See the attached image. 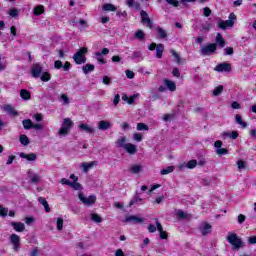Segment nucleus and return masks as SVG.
Masks as SVG:
<instances>
[{"instance_id": "6e6d98bb", "label": "nucleus", "mask_w": 256, "mask_h": 256, "mask_svg": "<svg viewBox=\"0 0 256 256\" xmlns=\"http://www.w3.org/2000/svg\"><path fill=\"white\" fill-rule=\"evenodd\" d=\"M9 213V209L8 208H0V216L1 217H7V214Z\"/></svg>"}, {"instance_id": "9b49d317", "label": "nucleus", "mask_w": 256, "mask_h": 256, "mask_svg": "<svg viewBox=\"0 0 256 256\" xmlns=\"http://www.w3.org/2000/svg\"><path fill=\"white\" fill-rule=\"evenodd\" d=\"M197 167V160H190L187 163H182L178 165L180 171H185V169H195Z\"/></svg>"}, {"instance_id": "4d7b16f0", "label": "nucleus", "mask_w": 256, "mask_h": 256, "mask_svg": "<svg viewBox=\"0 0 256 256\" xmlns=\"http://www.w3.org/2000/svg\"><path fill=\"white\" fill-rule=\"evenodd\" d=\"M166 3H168V5H172V7H179V1L177 0H166Z\"/></svg>"}, {"instance_id": "20e7f679", "label": "nucleus", "mask_w": 256, "mask_h": 256, "mask_svg": "<svg viewBox=\"0 0 256 256\" xmlns=\"http://www.w3.org/2000/svg\"><path fill=\"white\" fill-rule=\"evenodd\" d=\"M85 53H87V48L83 47L74 54L73 59L77 65H82L87 61Z\"/></svg>"}, {"instance_id": "9d476101", "label": "nucleus", "mask_w": 256, "mask_h": 256, "mask_svg": "<svg viewBox=\"0 0 256 256\" xmlns=\"http://www.w3.org/2000/svg\"><path fill=\"white\" fill-rule=\"evenodd\" d=\"M99 163L97 161L92 162H84L80 164V169H82L83 173H89L90 169H93V167H97Z\"/></svg>"}, {"instance_id": "e2e57ef3", "label": "nucleus", "mask_w": 256, "mask_h": 256, "mask_svg": "<svg viewBox=\"0 0 256 256\" xmlns=\"http://www.w3.org/2000/svg\"><path fill=\"white\" fill-rule=\"evenodd\" d=\"M33 119H35L37 123H40V121H43V114H35Z\"/></svg>"}, {"instance_id": "423d86ee", "label": "nucleus", "mask_w": 256, "mask_h": 256, "mask_svg": "<svg viewBox=\"0 0 256 256\" xmlns=\"http://www.w3.org/2000/svg\"><path fill=\"white\" fill-rule=\"evenodd\" d=\"M217 51V44H208L201 47L200 53L203 57H207V55H211Z\"/></svg>"}, {"instance_id": "58836bf2", "label": "nucleus", "mask_w": 256, "mask_h": 256, "mask_svg": "<svg viewBox=\"0 0 256 256\" xmlns=\"http://www.w3.org/2000/svg\"><path fill=\"white\" fill-rule=\"evenodd\" d=\"M102 9L103 11H117V7L111 3L104 4Z\"/></svg>"}, {"instance_id": "e433bc0d", "label": "nucleus", "mask_w": 256, "mask_h": 256, "mask_svg": "<svg viewBox=\"0 0 256 256\" xmlns=\"http://www.w3.org/2000/svg\"><path fill=\"white\" fill-rule=\"evenodd\" d=\"M134 37L139 41H143L145 39V32H143V30H137L134 34Z\"/></svg>"}, {"instance_id": "39448f33", "label": "nucleus", "mask_w": 256, "mask_h": 256, "mask_svg": "<svg viewBox=\"0 0 256 256\" xmlns=\"http://www.w3.org/2000/svg\"><path fill=\"white\" fill-rule=\"evenodd\" d=\"M78 198L87 207H91V205H95V201H97V197L95 195H90L89 197H85L83 193L78 194Z\"/></svg>"}, {"instance_id": "de8ad7c7", "label": "nucleus", "mask_w": 256, "mask_h": 256, "mask_svg": "<svg viewBox=\"0 0 256 256\" xmlns=\"http://www.w3.org/2000/svg\"><path fill=\"white\" fill-rule=\"evenodd\" d=\"M134 141H137L138 143H141L143 141V134L141 133H134L133 134Z\"/></svg>"}, {"instance_id": "f8f14e48", "label": "nucleus", "mask_w": 256, "mask_h": 256, "mask_svg": "<svg viewBox=\"0 0 256 256\" xmlns=\"http://www.w3.org/2000/svg\"><path fill=\"white\" fill-rule=\"evenodd\" d=\"M140 16L142 19V23L147 24V27H149V29H153V22L151 21V19L149 18V14H147L145 10L140 11Z\"/></svg>"}, {"instance_id": "8fccbe9b", "label": "nucleus", "mask_w": 256, "mask_h": 256, "mask_svg": "<svg viewBox=\"0 0 256 256\" xmlns=\"http://www.w3.org/2000/svg\"><path fill=\"white\" fill-rule=\"evenodd\" d=\"M70 187H72V189H75V191H80L81 189V184L76 182H71L70 183Z\"/></svg>"}, {"instance_id": "69168bd1", "label": "nucleus", "mask_w": 256, "mask_h": 256, "mask_svg": "<svg viewBox=\"0 0 256 256\" xmlns=\"http://www.w3.org/2000/svg\"><path fill=\"white\" fill-rule=\"evenodd\" d=\"M224 51H225V55H233L234 53L233 47H226Z\"/></svg>"}, {"instance_id": "680f3d73", "label": "nucleus", "mask_w": 256, "mask_h": 256, "mask_svg": "<svg viewBox=\"0 0 256 256\" xmlns=\"http://www.w3.org/2000/svg\"><path fill=\"white\" fill-rule=\"evenodd\" d=\"M10 17H18L19 16V10L17 9H11L9 12Z\"/></svg>"}, {"instance_id": "a18cd8bd", "label": "nucleus", "mask_w": 256, "mask_h": 256, "mask_svg": "<svg viewBox=\"0 0 256 256\" xmlns=\"http://www.w3.org/2000/svg\"><path fill=\"white\" fill-rule=\"evenodd\" d=\"M41 81L47 82V81H51V74H49L48 72H44L41 77H40Z\"/></svg>"}, {"instance_id": "c85d7f7f", "label": "nucleus", "mask_w": 256, "mask_h": 256, "mask_svg": "<svg viewBox=\"0 0 256 256\" xmlns=\"http://www.w3.org/2000/svg\"><path fill=\"white\" fill-rule=\"evenodd\" d=\"M156 33L160 39H167V30L161 28V26L156 27Z\"/></svg>"}, {"instance_id": "7ed1b4c3", "label": "nucleus", "mask_w": 256, "mask_h": 256, "mask_svg": "<svg viewBox=\"0 0 256 256\" xmlns=\"http://www.w3.org/2000/svg\"><path fill=\"white\" fill-rule=\"evenodd\" d=\"M71 127H73V121L70 118H64V123L62 127L58 131V135L60 137H65V135H69V131H71Z\"/></svg>"}, {"instance_id": "864d4df0", "label": "nucleus", "mask_w": 256, "mask_h": 256, "mask_svg": "<svg viewBox=\"0 0 256 256\" xmlns=\"http://www.w3.org/2000/svg\"><path fill=\"white\" fill-rule=\"evenodd\" d=\"M227 153H229V150H227L226 148L216 149V154L217 155H227Z\"/></svg>"}, {"instance_id": "dca6fc26", "label": "nucleus", "mask_w": 256, "mask_h": 256, "mask_svg": "<svg viewBox=\"0 0 256 256\" xmlns=\"http://www.w3.org/2000/svg\"><path fill=\"white\" fill-rule=\"evenodd\" d=\"M10 241H11L12 245H14V251H19V243L21 241V238H19V235L12 234L10 236Z\"/></svg>"}, {"instance_id": "6e6552de", "label": "nucleus", "mask_w": 256, "mask_h": 256, "mask_svg": "<svg viewBox=\"0 0 256 256\" xmlns=\"http://www.w3.org/2000/svg\"><path fill=\"white\" fill-rule=\"evenodd\" d=\"M124 223H133L134 225H141L142 223H145V219L139 216L129 215L125 218Z\"/></svg>"}, {"instance_id": "3c124183", "label": "nucleus", "mask_w": 256, "mask_h": 256, "mask_svg": "<svg viewBox=\"0 0 256 256\" xmlns=\"http://www.w3.org/2000/svg\"><path fill=\"white\" fill-rule=\"evenodd\" d=\"M132 59H143V54L141 51H134L132 54Z\"/></svg>"}, {"instance_id": "2eb2a0df", "label": "nucleus", "mask_w": 256, "mask_h": 256, "mask_svg": "<svg viewBox=\"0 0 256 256\" xmlns=\"http://www.w3.org/2000/svg\"><path fill=\"white\" fill-rule=\"evenodd\" d=\"M155 223H156L157 230L160 233V239H167L168 237L167 231L163 230V225H161V222H159V219L156 218Z\"/></svg>"}, {"instance_id": "bb28decb", "label": "nucleus", "mask_w": 256, "mask_h": 256, "mask_svg": "<svg viewBox=\"0 0 256 256\" xmlns=\"http://www.w3.org/2000/svg\"><path fill=\"white\" fill-rule=\"evenodd\" d=\"M164 51H165V46L163 44H158L156 47V57L158 59H162Z\"/></svg>"}, {"instance_id": "09e8293b", "label": "nucleus", "mask_w": 256, "mask_h": 256, "mask_svg": "<svg viewBox=\"0 0 256 256\" xmlns=\"http://www.w3.org/2000/svg\"><path fill=\"white\" fill-rule=\"evenodd\" d=\"M127 141V139L125 137H122L120 139H118L117 141V144H118V147H122V149H125V142Z\"/></svg>"}, {"instance_id": "2f4dec72", "label": "nucleus", "mask_w": 256, "mask_h": 256, "mask_svg": "<svg viewBox=\"0 0 256 256\" xmlns=\"http://www.w3.org/2000/svg\"><path fill=\"white\" fill-rule=\"evenodd\" d=\"M22 125L24 129H26L27 131H29L30 129H33V121H31V119H24L22 121Z\"/></svg>"}, {"instance_id": "49530a36", "label": "nucleus", "mask_w": 256, "mask_h": 256, "mask_svg": "<svg viewBox=\"0 0 256 256\" xmlns=\"http://www.w3.org/2000/svg\"><path fill=\"white\" fill-rule=\"evenodd\" d=\"M56 227L58 231H63V218H57Z\"/></svg>"}, {"instance_id": "cd10ccee", "label": "nucleus", "mask_w": 256, "mask_h": 256, "mask_svg": "<svg viewBox=\"0 0 256 256\" xmlns=\"http://www.w3.org/2000/svg\"><path fill=\"white\" fill-rule=\"evenodd\" d=\"M20 97L24 101H29V99H31V93L27 89H22L20 90Z\"/></svg>"}, {"instance_id": "13d9d810", "label": "nucleus", "mask_w": 256, "mask_h": 256, "mask_svg": "<svg viewBox=\"0 0 256 256\" xmlns=\"http://www.w3.org/2000/svg\"><path fill=\"white\" fill-rule=\"evenodd\" d=\"M60 99L63 101V105H69V97H67L65 94H62Z\"/></svg>"}, {"instance_id": "bf43d9fd", "label": "nucleus", "mask_w": 256, "mask_h": 256, "mask_svg": "<svg viewBox=\"0 0 256 256\" xmlns=\"http://www.w3.org/2000/svg\"><path fill=\"white\" fill-rule=\"evenodd\" d=\"M43 124L38 123V124H33L32 129H35L36 131H43Z\"/></svg>"}, {"instance_id": "c03bdc74", "label": "nucleus", "mask_w": 256, "mask_h": 256, "mask_svg": "<svg viewBox=\"0 0 256 256\" xmlns=\"http://www.w3.org/2000/svg\"><path fill=\"white\" fill-rule=\"evenodd\" d=\"M91 220L94 221V223H102L103 219L98 214H91Z\"/></svg>"}, {"instance_id": "37998d69", "label": "nucleus", "mask_w": 256, "mask_h": 256, "mask_svg": "<svg viewBox=\"0 0 256 256\" xmlns=\"http://www.w3.org/2000/svg\"><path fill=\"white\" fill-rule=\"evenodd\" d=\"M143 201V199H141V197H139V194H136L134 196V198L130 201V207L135 205V203H141Z\"/></svg>"}, {"instance_id": "f257e3e1", "label": "nucleus", "mask_w": 256, "mask_h": 256, "mask_svg": "<svg viewBox=\"0 0 256 256\" xmlns=\"http://www.w3.org/2000/svg\"><path fill=\"white\" fill-rule=\"evenodd\" d=\"M226 241H228L234 251H239L241 248H243V240L235 232H230L226 238Z\"/></svg>"}, {"instance_id": "a211bd4d", "label": "nucleus", "mask_w": 256, "mask_h": 256, "mask_svg": "<svg viewBox=\"0 0 256 256\" xmlns=\"http://www.w3.org/2000/svg\"><path fill=\"white\" fill-rule=\"evenodd\" d=\"M3 111H6V113H8V115H11L12 117H17V115H19V113L15 110V108H13V106L6 104L2 107Z\"/></svg>"}, {"instance_id": "0e129e2a", "label": "nucleus", "mask_w": 256, "mask_h": 256, "mask_svg": "<svg viewBox=\"0 0 256 256\" xmlns=\"http://www.w3.org/2000/svg\"><path fill=\"white\" fill-rule=\"evenodd\" d=\"M148 231L149 233H155V231H157V226H155L154 224H149Z\"/></svg>"}, {"instance_id": "338daca9", "label": "nucleus", "mask_w": 256, "mask_h": 256, "mask_svg": "<svg viewBox=\"0 0 256 256\" xmlns=\"http://www.w3.org/2000/svg\"><path fill=\"white\" fill-rule=\"evenodd\" d=\"M203 14H204V17H209L211 15V8L205 7Z\"/></svg>"}, {"instance_id": "603ef678", "label": "nucleus", "mask_w": 256, "mask_h": 256, "mask_svg": "<svg viewBox=\"0 0 256 256\" xmlns=\"http://www.w3.org/2000/svg\"><path fill=\"white\" fill-rule=\"evenodd\" d=\"M137 97H139V94H133L132 96H130L128 98V105H133L135 103V99H137Z\"/></svg>"}, {"instance_id": "b1692460", "label": "nucleus", "mask_w": 256, "mask_h": 256, "mask_svg": "<svg viewBox=\"0 0 256 256\" xmlns=\"http://www.w3.org/2000/svg\"><path fill=\"white\" fill-rule=\"evenodd\" d=\"M79 129L81 131H85V133H89L90 135H93V133H95V128H93L87 124H80Z\"/></svg>"}, {"instance_id": "a878e982", "label": "nucleus", "mask_w": 256, "mask_h": 256, "mask_svg": "<svg viewBox=\"0 0 256 256\" xmlns=\"http://www.w3.org/2000/svg\"><path fill=\"white\" fill-rule=\"evenodd\" d=\"M38 202L40 203V205H43L46 213H49V211H51V207H49V203L47 202V199L43 197H39Z\"/></svg>"}, {"instance_id": "aec40b11", "label": "nucleus", "mask_w": 256, "mask_h": 256, "mask_svg": "<svg viewBox=\"0 0 256 256\" xmlns=\"http://www.w3.org/2000/svg\"><path fill=\"white\" fill-rule=\"evenodd\" d=\"M98 129L100 131H107V129H111V122L105 120L98 122Z\"/></svg>"}, {"instance_id": "c756f323", "label": "nucleus", "mask_w": 256, "mask_h": 256, "mask_svg": "<svg viewBox=\"0 0 256 256\" xmlns=\"http://www.w3.org/2000/svg\"><path fill=\"white\" fill-rule=\"evenodd\" d=\"M164 85L169 89V91H176L177 86L175 85V82L165 79L164 80Z\"/></svg>"}, {"instance_id": "f03ea898", "label": "nucleus", "mask_w": 256, "mask_h": 256, "mask_svg": "<svg viewBox=\"0 0 256 256\" xmlns=\"http://www.w3.org/2000/svg\"><path fill=\"white\" fill-rule=\"evenodd\" d=\"M235 21H237V16L235 15V13H230L228 20L224 21L220 19L218 21V28L225 30L227 29V27H233L235 25Z\"/></svg>"}, {"instance_id": "774afa93", "label": "nucleus", "mask_w": 256, "mask_h": 256, "mask_svg": "<svg viewBox=\"0 0 256 256\" xmlns=\"http://www.w3.org/2000/svg\"><path fill=\"white\" fill-rule=\"evenodd\" d=\"M249 245H255L256 244V236H252L248 238Z\"/></svg>"}, {"instance_id": "ddd939ff", "label": "nucleus", "mask_w": 256, "mask_h": 256, "mask_svg": "<svg viewBox=\"0 0 256 256\" xmlns=\"http://www.w3.org/2000/svg\"><path fill=\"white\" fill-rule=\"evenodd\" d=\"M211 229H213V227L211 226V224L207 223V222H203L200 227H199V231L201 232V234L205 237L206 235H209V233H211Z\"/></svg>"}, {"instance_id": "5fc2aeb1", "label": "nucleus", "mask_w": 256, "mask_h": 256, "mask_svg": "<svg viewBox=\"0 0 256 256\" xmlns=\"http://www.w3.org/2000/svg\"><path fill=\"white\" fill-rule=\"evenodd\" d=\"M238 165V169H247V162L243 161V160H239L237 162Z\"/></svg>"}, {"instance_id": "412c9836", "label": "nucleus", "mask_w": 256, "mask_h": 256, "mask_svg": "<svg viewBox=\"0 0 256 256\" xmlns=\"http://www.w3.org/2000/svg\"><path fill=\"white\" fill-rule=\"evenodd\" d=\"M124 149L126 152L129 153V155H135V153H137V146H135L134 144H131V143H127L124 146Z\"/></svg>"}, {"instance_id": "c9c22d12", "label": "nucleus", "mask_w": 256, "mask_h": 256, "mask_svg": "<svg viewBox=\"0 0 256 256\" xmlns=\"http://www.w3.org/2000/svg\"><path fill=\"white\" fill-rule=\"evenodd\" d=\"M175 171V166H168L160 171L161 175H169V173H173Z\"/></svg>"}, {"instance_id": "5701e85b", "label": "nucleus", "mask_w": 256, "mask_h": 256, "mask_svg": "<svg viewBox=\"0 0 256 256\" xmlns=\"http://www.w3.org/2000/svg\"><path fill=\"white\" fill-rule=\"evenodd\" d=\"M28 177L30 179V183L37 184L39 181H41V176L31 171L28 172Z\"/></svg>"}, {"instance_id": "6ab92c4d", "label": "nucleus", "mask_w": 256, "mask_h": 256, "mask_svg": "<svg viewBox=\"0 0 256 256\" xmlns=\"http://www.w3.org/2000/svg\"><path fill=\"white\" fill-rule=\"evenodd\" d=\"M129 171L133 175H138V173H141L143 171V165L134 164V165L130 166Z\"/></svg>"}, {"instance_id": "4468645a", "label": "nucleus", "mask_w": 256, "mask_h": 256, "mask_svg": "<svg viewBox=\"0 0 256 256\" xmlns=\"http://www.w3.org/2000/svg\"><path fill=\"white\" fill-rule=\"evenodd\" d=\"M32 77L35 79H38V77H41V74L43 73V66L40 64H34L32 66Z\"/></svg>"}, {"instance_id": "a19ab883", "label": "nucleus", "mask_w": 256, "mask_h": 256, "mask_svg": "<svg viewBox=\"0 0 256 256\" xmlns=\"http://www.w3.org/2000/svg\"><path fill=\"white\" fill-rule=\"evenodd\" d=\"M170 53L171 55L174 56V59H175V62L178 64V65H181V56H179V53H177L175 50H170Z\"/></svg>"}, {"instance_id": "1a4fd4ad", "label": "nucleus", "mask_w": 256, "mask_h": 256, "mask_svg": "<svg viewBox=\"0 0 256 256\" xmlns=\"http://www.w3.org/2000/svg\"><path fill=\"white\" fill-rule=\"evenodd\" d=\"M94 55H95V59L98 61V63L105 65V63H107V62L103 58V55H109V49L103 48L101 52H96V53H94Z\"/></svg>"}, {"instance_id": "ea45409f", "label": "nucleus", "mask_w": 256, "mask_h": 256, "mask_svg": "<svg viewBox=\"0 0 256 256\" xmlns=\"http://www.w3.org/2000/svg\"><path fill=\"white\" fill-rule=\"evenodd\" d=\"M44 12H45V8L43 7V5H39L34 8V15L36 16L42 15V13Z\"/></svg>"}, {"instance_id": "72a5a7b5", "label": "nucleus", "mask_w": 256, "mask_h": 256, "mask_svg": "<svg viewBox=\"0 0 256 256\" xmlns=\"http://www.w3.org/2000/svg\"><path fill=\"white\" fill-rule=\"evenodd\" d=\"M20 143L21 145H24V147H27V145H29L31 141L29 140V137H27V135L22 134L20 135Z\"/></svg>"}, {"instance_id": "473e14b6", "label": "nucleus", "mask_w": 256, "mask_h": 256, "mask_svg": "<svg viewBox=\"0 0 256 256\" xmlns=\"http://www.w3.org/2000/svg\"><path fill=\"white\" fill-rule=\"evenodd\" d=\"M216 43H218L219 47L221 48L225 47V38H223V35H221V33H218L216 35Z\"/></svg>"}, {"instance_id": "0eeeda50", "label": "nucleus", "mask_w": 256, "mask_h": 256, "mask_svg": "<svg viewBox=\"0 0 256 256\" xmlns=\"http://www.w3.org/2000/svg\"><path fill=\"white\" fill-rule=\"evenodd\" d=\"M214 71L218 73H231V64L227 62L220 63L214 68Z\"/></svg>"}, {"instance_id": "393cba45", "label": "nucleus", "mask_w": 256, "mask_h": 256, "mask_svg": "<svg viewBox=\"0 0 256 256\" xmlns=\"http://www.w3.org/2000/svg\"><path fill=\"white\" fill-rule=\"evenodd\" d=\"M235 123H237V125H240L242 129L247 128V122L243 121V117L240 114L235 115Z\"/></svg>"}, {"instance_id": "4c0bfd02", "label": "nucleus", "mask_w": 256, "mask_h": 256, "mask_svg": "<svg viewBox=\"0 0 256 256\" xmlns=\"http://www.w3.org/2000/svg\"><path fill=\"white\" fill-rule=\"evenodd\" d=\"M222 93H223V85H219V86H217V87L213 90L212 95H213L214 97H219V95H221Z\"/></svg>"}, {"instance_id": "052dcab7", "label": "nucleus", "mask_w": 256, "mask_h": 256, "mask_svg": "<svg viewBox=\"0 0 256 256\" xmlns=\"http://www.w3.org/2000/svg\"><path fill=\"white\" fill-rule=\"evenodd\" d=\"M54 67L55 69H63V62H61V60H56L54 62Z\"/></svg>"}, {"instance_id": "79ce46f5", "label": "nucleus", "mask_w": 256, "mask_h": 256, "mask_svg": "<svg viewBox=\"0 0 256 256\" xmlns=\"http://www.w3.org/2000/svg\"><path fill=\"white\" fill-rule=\"evenodd\" d=\"M137 131H149V126L145 123H138L136 127Z\"/></svg>"}, {"instance_id": "4be33fe9", "label": "nucleus", "mask_w": 256, "mask_h": 256, "mask_svg": "<svg viewBox=\"0 0 256 256\" xmlns=\"http://www.w3.org/2000/svg\"><path fill=\"white\" fill-rule=\"evenodd\" d=\"M20 157L21 159H26L27 161H37V154L35 153L26 154L21 152Z\"/></svg>"}, {"instance_id": "f3484780", "label": "nucleus", "mask_w": 256, "mask_h": 256, "mask_svg": "<svg viewBox=\"0 0 256 256\" xmlns=\"http://www.w3.org/2000/svg\"><path fill=\"white\" fill-rule=\"evenodd\" d=\"M11 227H13L17 233H23V231H25V224L23 222H11Z\"/></svg>"}, {"instance_id": "f704fd0d", "label": "nucleus", "mask_w": 256, "mask_h": 256, "mask_svg": "<svg viewBox=\"0 0 256 256\" xmlns=\"http://www.w3.org/2000/svg\"><path fill=\"white\" fill-rule=\"evenodd\" d=\"M176 216L178 219H189V214L183 210H177Z\"/></svg>"}, {"instance_id": "7c9ffc66", "label": "nucleus", "mask_w": 256, "mask_h": 256, "mask_svg": "<svg viewBox=\"0 0 256 256\" xmlns=\"http://www.w3.org/2000/svg\"><path fill=\"white\" fill-rule=\"evenodd\" d=\"M82 71L85 75H88V73H91V71H95V65L93 64H86L82 67Z\"/></svg>"}]
</instances>
